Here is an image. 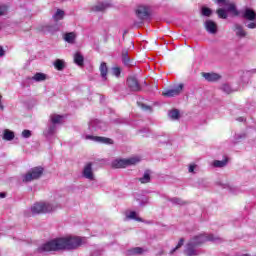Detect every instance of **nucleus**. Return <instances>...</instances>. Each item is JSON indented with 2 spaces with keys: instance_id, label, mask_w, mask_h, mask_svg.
<instances>
[{
  "instance_id": "1",
  "label": "nucleus",
  "mask_w": 256,
  "mask_h": 256,
  "mask_svg": "<svg viewBox=\"0 0 256 256\" xmlns=\"http://www.w3.org/2000/svg\"><path fill=\"white\" fill-rule=\"evenodd\" d=\"M85 243V239L77 236H66L55 238L38 247V253H49V251H71L79 249Z\"/></svg>"
},
{
  "instance_id": "2",
  "label": "nucleus",
  "mask_w": 256,
  "mask_h": 256,
  "mask_svg": "<svg viewBox=\"0 0 256 256\" xmlns=\"http://www.w3.org/2000/svg\"><path fill=\"white\" fill-rule=\"evenodd\" d=\"M207 241H212L213 243H221V238L213 234L201 233L190 238L185 246L184 254L186 256H197L199 251L195 247H201Z\"/></svg>"
},
{
  "instance_id": "3",
  "label": "nucleus",
  "mask_w": 256,
  "mask_h": 256,
  "mask_svg": "<svg viewBox=\"0 0 256 256\" xmlns=\"http://www.w3.org/2000/svg\"><path fill=\"white\" fill-rule=\"evenodd\" d=\"M55 209H57V206L44 202L36 203L31 207L32 215H39V213H51L52 211H55Z\"/></svg>"
},
{
  "instance_id": "4",
  "label": "nucleus",
  "mask_w": 256,
  "mask_h": 256,
  "mask_svg": "<svg viewBox=\"0 0 256 256\" xmlns=\"http://www.w3.org/2000/svg\"><path fill=\"white\" fill-rule=\"evenodd\" d=\"M141 161L139 157H131L127 159H115L112 162V167L114 169H125V167H129L131 165H137Z\"/></svg>"
},
{
  "instance_id": "5",
  "label": "nucleus",
  "mask_w": 256,
  "mask_h": 256,
  "mask_svg": "<svg viewBox=\"0 0 256 256\" xmlns=\"http://www.w3.org/2000/svg\"><path fill=\"white\" fill-rule=\"evenodd\" d=\"M41 175H43V167H34L22 175V181L23 183H31V181L41 178Z\"/></svg>"
},
{
  "instance_id": "6",
  "label": "nucleus",
  "mask_w": 256,
  "mask_h": 256,
  "mask_svg": "<svg viewBox=\"0 0 256 256\" xmlns=\"http://www.w3.org/2000/svg\"><path fill=\"white\" fill-rule=\"evenodd\" d=\"M82 177L88 181H95V173L93 172V163L88 162L82 170Z\"/></svg>"
},
{
  "instance_id": "7",
  "label": "nucleus",
  "mask_w": 256,
  "mask_h": 256,
  "mask_svg": "<svg viewBox=\"0 0 256 256\" xmlns=\"http://www.w3.org/2000/svg\"><path fill=\"white\" fill-rule=\"evenodd\" d=\"M127 85L130 91H134L135 93L141 91V84H139V80H137L135 76L128 77Z\"/></svg>"
},
{
  "instance_id": "8",
  "label": "nucleus",
  "mask_w": 256,
  "mask_h": 256,
  "mask_svg": "<svg viewBox=\"0 0 256 256\" xmlns=\"http://www.w3.org/2000/svg\"><path fill=\"white\" fill-rule=\"evenodd\" d=\"M86 140L95 141L96 143H104L106 145H113V140L111 138L101 137V136H93L86 135Z\"/></svg>"
},
{
  "instance_id": "9",
  "label": "nucleus",
  "mask_w": 256,
  "mask_h": 256,
  "mask_svg": "<svg viewBox=\"0 0 256 256\" xmlns=\"http://www.w3.org/2000/svg\"><path fill=\"white\" fill-rule=\"evenodd\" d=\"M136 15L139 19H141V21L145 20V19H149V16L151 15V12L149 10V7L147 6H139L136 9Z\"/></svg>"
},
{
  "instance_id": "10",
  "label": "nucleus",
  "mask_w": 256,
  "mask_h": 256,
  "mask_svg": "<svg viewBox=\"0 0 256 256\" xmlns=\"http://www.w3.org/2000/svg\"><path fill=\"white\" fill-rule=\"evenodd\" d=\"M183 87L184 85L183 84H179L176 88L174 89H168L166 91H164L162 93V95L164 97H177V95H180L181 94V91H183Z\"/></svg>"
},
{
  "instance_id": "11",
  "label": "nucleus",
  "mask_w": 256,
  "mask_h": 256,
  "mask_svg": "<svg viewBox=\"0 0 256 256\" xmlns=\"http://www.w3.org/2000/svg\"><path fill=\"white\" fill-rule=\"evenodd\" d=\"M204 25L206 31L211 35H215V33H217V23H215L213 20H206Z\"/></svg>"
},
{
  "instance_id": "12",
  "label": "nucleus",
  "mask_w": 256,
  "mask_h": 256,
  "mask_svg": "<svg viewBox=\"0 0 256 256\" xmlns=\"http://www.w3.org/2000/svg\"><path fill=\"white\" fill-rule=\"evenodd\" d=\"M242 17H244L246 21H255L256 12L251 8H246L242 13Z\"/></svg>"
},
{
  "instance_id": "13",
  "label": "nucleus",
  "mask_w": 256,
  "mask_h": 256,
  "mask_svg": "<svg viewBox=\"0 0 256 256\" xmlns=\"http://www.w3.org/2000/svg\"><path fill=\"white\" fill-rule=\"evenodd\" d=\"M144 253L145 249H143L142 247H134L125 251L126 256L143 255Z\"/></svg>"
},
{
  "instance_id": "14",
  "label": "nucleus",
  "mask_w": 256,
  "mask_h": 256,
  "mask_svg": "<svg viewBox=\"0 0 256 256\" xmlns=\"http://www.w3.org/2000/svg\"><path fill=\"white\" fill-rule=\"evenodd\" d=\"M89 127L90 128L92 127V128H95V129H101L102 131H107V129L105 128L106 127L105 122L100 121V120H92L89 123Z\"/></svg>"
},
{
  "instance_id": "15",
  "label": "nucleus",
  "mask_w": 256,
  "mask_h": 256,
  "mask_svg": "<svg viewBox=\"0 0 256 256\" xmlns=\"http://www.w3.org/2000/svg\"><path fill=\"white\" fill-rule=\"evenodd\" d=\"M234 31L236 33V37H247V31H245V28L241 24H235L234 25Z\"/></svg>"
},
{
  "instance_id": "16",
  "label": "nucleus",
  "mask_w": 256,
  "mask_h": 256,
  "mask_svg": "<svg viewBox=\"0 0 256 256\" xmlns=\"http://www.w3.org/2000/svg\"><path fill=\"white\" fill-rule=\"evenodd\" d=\"M63 39L66 43L73 45V43H75V39H77V34L75 32H67L63 35Z\"/></svg>"
},
{
  "instance_id": "17",
  "label": "nucleus",
  "mask_w": 256,
  "mask_h": 256,
  "mask_svg": "<svg viewBox=\"0 0 256 256\" xmlns=\"http://www.w3.org/2000/svg\"><path fill=\"white\" fill-rule=\"evenodd\" d=\"M203 77L204 79H206V81H219V79H221V76L217 73H203Z\"/></svg>"
},
{
  "instance_id": "18",
  "label": "nucleus",
  "mask_w": 256,
  "mask_h": 256,
  "mask_svg": "<svg viewBox=\"0 0 256 256\" xmlns=\"http://www.w3.org/2000/svg\"><path fill=\"white\" fill-rule=\"evenodd\" d=\"M110 4L107 2H99L98 4H96L93 8L92 11H105V9L109 8Z\"/></svg>"
},
{
  "instance_id": "19",
  "label": "nucleus",
  "mask_w": 256,
  "mask_h": 256,
  "mask_svg": "<svg viewBox=\"0 0 256 256\" xmlns=\"http://www.w3.org/2000/svg\"><path fill=\"white\" fill-rule=\"evenodd\" d=\"M55 131H57V126H55V124H52L48 126V128L44 131V135L46 137H53V135H55Z\"/></svg>"
},
{
  "instance_id": "20",
  "label": "nucleus",
  "mask_w": 256,
  "mask_h": 256,
  "mask_svg": "<svg viewBox=\"0 0 256 256\" xmlns=\"http://www.w3.org/2000/svg\"><path fill=\"white\" fill-rule=\"evenodd\" d=\"M99 69H100L101 77L104 79V81H107V73H108L107 63L102 62Z\"/></svg>"
},
{
  "instance_id": "21",
  "label": "nucleus",
  "mask_w": 256,
  "mask_h": 256,
  "mask_svg": "<svg viewBox=\"0 0 256 256\" xmlns=\"http://www.w3.org/2000/svg\"><path fill=\"white\" fill-rule=\"evenodd\" d=\"M3 139L4 141H13V139H15V133H13V131L11 130H4V134H3Z\"/></svg>"
},
{
  "instance_id": "22",
  "label": "nucleus",
  "mask_w": 256,
  "mask_h": 256,
  "mask_svg": "<svg viewBox=\"0 0 256 256\" xmlns=\"http://www.w3.org/2000/svg\"><path fill=\"white\" fill-rule=\"evenodd\" d=\"M50 120L53 123L52 125H57V123H61L63 121V116L58 114H52L50 116Z\"/></svg>"
},
{
  "instance_id": "23",
  "label": "nucleus",
  "mask_w": 256,
  "mask_h": 256,
  "mask_svg": "<svg viewBox=\"0 0 256 256\" xmlns=\"http://www.w3.org/2000/svg\"><path fill=\"white\" fill-rule=\"evenodd\" d=\"M54 67L57 69V71H63V69H65V62L61 59H57L54 62Z\"/></svg>"
},
{
  "instance_id": "24",
  "label": "nucleus",
  "mask_w": 256,
  "mask_h": 256,
  "mask_svg": "<svg viewBox=\"0 0 256 256\" xmlns=\"http://www.w3.org/2000/svg\"><path fill=\"white\" fill-rule=\"evenodd\" d=\"M140 183H149L151 181V174L149 173V170L144 172L143 177L139 178Z\"/></svg>"
},
{
  "instance_id": "25",
  "label": "nucleus",
  "mask_w": 256,
  "mask_h": 256,
  "mask_svg": "<svg viewBox=\"0 0 256 256\" xmlns=\"http://www.w3.org/2000/svg\"><path fill=\"white\" fill-rule=\"evenodd\" d=\"M222 5H225V7H227V11H229L230 13H233L234 15H239V13L237 12V8L235 7V4H229V2L226 1V4Z\"/></svg>"
},
{
  "instance_id": "26",
  "label": "nucleus",
  "mask_w": 256,
  "mask_h": 256,
  "mask_svg": "<svg viewBox=\"0 0 256 256\" xmlns=\"http://www.w3.org/2000/svg\"><path fill=\"white\" fill-rule=\"evenodd\" d=\"M63 17H65V12L61 9H58L56 11V13L53 15V19L54 21H61V19H63Z\"/></svg>"
},
{
  "instance_id": "27",
  "label": "nucleus",
  "mask_w": 256,
  "mask_h": 256,
  "mask_svg": "<svg viewBox=\"0 0 256 256\" xmlns=\"http://www.w3.org/2000/svg\"><path fill=\"white\" fill-rule=\"evenodd\" d=\"M44 31H48V33H55V31H59V25H46L44 26Z\"/></svg>"
},
{
  "instance_id": "28",
  "label": "nucleus",
  "mask_w": 256,
  "mask_h": 256,
  "mask_svg": "<svg viewBox=\"0 0 256 256\" xmlns=\"http://www.w3.org/2000/svg\"><path fill=\"white\" fill-rule=\"evenodd\" d=\"M28 79H32L33 81H45V79H47V75L43 74V73H36L32 78H28Z\"/></svg>"
},
{
  "instance_id": "29",
  "label": "nucleus",
  "mask_w": 256,
  "mask_h": 256,
  "mask_svg": "<svg viewBox=\"0 0 256 256\" xmlns=\"http://www.w3.org/2000/svg\"><path fill=\"white\" fill-rule=\"evenodd\" d=\"M168 115H169L170 119H172L173 121H177V119H179V117H180L179 110H177V109L171 110Z\"/></svg>"
},
{
  "instance_id": "30",
  "label": "nucleus",
  "mask_w": 256,
  "mask_h": 256,
  "mask_svg": "<svg viewBox=\"0 0 256 256\" xmlns=\"http://www.w3.org/2000/svg\"><path fill=\"white\" fill-rule=\"evenodd\" d=\"M83 61H84L83 55H81V53L77 52L74 55V62L76 63V65H83Z\"/></svg>"
},
{
  "instance_id": "31",
  "label": "nucleus",
  "mask_w": 256,
  "mask_h": 256,
  "mask_svg": "<svg viewBox=\"0 0 256 256\" xmlns=\"http://www.w3.org/2000/svg\"><path fill=\"white\" fill-rule=\"evenodd\" d=\"M122 61L126 66L131 65V59L129 58V54L127 53V51H124L122 53Z\"/></svg>"
},
{
  "instance_id": "32",
  "label": "nucleus",
  "mask_w": 256,
  "mask_h": 256,
  "mask_svg": "<svg viewBox=\"0 0 256 256\" xmlns=\"http://www.w3.org/2000/svg\"><path fill=\"white\" fill-rule=\"evenodd\" d=\"M226 165H227V160H215L213 162V167L221 168V167H225Z\"/></svg>"
},
{
  "instance_id": "33",
  "label": "nucleus",
  "mask_w": 256,
  "mask_h": 256,
  "mask_svg": "<svg viewBox=\"0 0 256 256\" xmlns=\"http://www.w3.org/2000/svg\"><path fill=\"white\" fill-rule=\"evenodd\" d=\"M201 13L204 17H211L213 11L208 7H202Z\"/></svg>"
},
{
  "instance_id": "34",
  "label": "nucleus",
  "mask_w": 256,
  "mask_h": 256,
  "mask_svg": "<svg viewBox=\"0 0 256 256\" xmlns=\"http://www.w3.org/2000/svg\"><path fill=\"white\" fill-rule=\"evenodd\" d=\"M126 219H134L135 221H141V218L137 217V212L131 211L130 213L126 214Z\"/></svg>"
},
{
  "instance_id": "35",
  "label": "nucleus",
  "mask_w": 256,
  "mask_h": 256,
  "mask_svg": "<svg viewBox=\"0 0 256 256\" xmlns=\"http://www.w3.org/2000/svg\"><path fill=\"white\" fill-rule=\"evenodd\" d=\"M184 243H185V239H184V238H181V239L179 240L177 246H176L174 249H172V250L170 251V255H173V253H175V251H177V249H181V247H183Z\"/></svg>"
},
{
  "instance_id": "36",
  "label": "nucleus",
  "mask_w": 256,
  "mask_h": 256,
  "mask_svg": "<svg viewBox=\"0 0 256 256\" xmlns=\"http://www.w3.org/2000/svg\"><path fill=\"white\" fill-rule=\"evenodd\" d=\"M169 201H171V203H173L174 205H185V201H183L181 198H171L169 199Z\"/></svg>"
},
{
  "instance_id": "37",
  "label": "nucleus",
  "mask_w": 256,
  "mask_h": 256,
  "mask_svg": "<svg viewBox=\"0 0 256 256\" xmlns=\"http://www.w3.org/2000/svg\"><path fill=\"white\" fill-rule=\"evenodd\" d=\"M217 15L220 17V19H227V11H225L223 8L217 10Z\"/></svg>"
},
{
  "instance_id": "38",
  "label": "nucleus",
  "mask_w": 256,
  "mask_h": 256,
  "mask_svg": "<svg viewBox=\"0 0 256 256\" xmlns=\"http://www.w3.org/2000/svg\"><path fill=\"white\" fill-rule=\"evenodd\" d=\"M222 91H224V93H227L228 95L229 93H233V89L229 84L222 85Z\"/></svg>"
},
{
  "instance_id": "39",
  "label": "nucleus",
  "mask_w": 256,
  "mask_h": 256,
  "mask_svg": "<svg viewBox=\"0 0 256 256\" xmlns=\"http://www.w3.org/2000/svg\"><path fill=\"white\" fill-rule=\"evenodd\" d=\"M112 73L115 77H119L121 75V69L119 67H115L112 69Z\"/></svg>"
},
{
  "instance_id": "40",
  "label": "nucleus",
  "mask_w": 256,
  "mask_h": 256,
  "mask_svg": "<svg viewBox=\"0 0 256 256\" xmlns=\"http://www.w3.org/2000/svg\"><path fill=\"white\" fill-rule=\"evenodd\" d=\"M22 137H24V139H29V137H31V131L30 130H23Z\"/></svg>"
},
{
  "instance_id": "41",
  "label": "nucleus",
  "mask_w": 256,
  "mask_h": 256,
  "mask_svg": "<svg viewBox=\"0 0 256 256\" xmlns=\"http://www.w3.org/2000/svg\"><path fill=\"white\" fill-rule=\"evenodd\" d=\"M5 13H7V6L0 5V15H5Z\"/></svg>"
},
{
  "instance_id": "42",
  "label": "nucleus",
  "mask_w": 256,
  "mask_h": 256,
  "mask_svg": "<svg viewBox=\"0 0 256 256\" xmlns=\"http://www.w3.org/2000/svg\"><path fill=\"white\" fill-rule=\"evenodd\" d=\"M246 27L248 29H256V22H250V23L246 24Z\"/></svg>"
},
{
  "instance_id": "43",
  "label": "nucleus",
  "mask_w": 256,
  "mask_h": 256,
  "mask_svg": "<svg viewBox=\"0 0 256 256\" xmlns=\"http://www.w3.org/2000/svg\"><path fill=\"white\" fill-rule=\"evenodd\" d=\"M195 167H197V165L191 164L188 169L189 173H195Z\"/></svg>"
},
{
  "instance_id": "44",
  "label": "nucleus",
  "mask_w": 256,
  "mask_h": 256,
  "mask_svg": "<svg viewBox=\"0 0 256 256\" xmlns=\"http://www.w3.org/2000/svg\"><path fill=\"white\" fill-rule=\"evenodd\" d=\"M218 5H227V0H215Z\"/></svg>"
},
{
  "instance_id": "45",
  "label": "nucleus",
  "mask_w": 256,
  "mask_h": 256,
  "mask_svg": "<svg viewBox=\"0 0 256 256\" xmlns=\"http://www.w3.org/2000/svg\"><path fill=\"white\" fill-rule=\"evenodd\" d=\"M5 56V50L2 48V46H0V57H4Z\"/></svg>"
},
{
  "instance_id": "46",
  "label": "nucleus",
  "mask_w": 256,
  "mask_h": 256,
  "mask_svg": "<svg viewBox=\"0 0 256 256\" xmlns=\"http://www.w3.org/2000/svg\"><path fill=\"white\" fill-rule=\"evenodd\" d=\"M142 109H145V111H151V107L145 106V104H142Z\"/></svg>"
},
{
  "instance_id": "47",
  "label": "nucleus",
  "mask_w": 256,
  "mask_h": 256,
  "mask_svg": "<svg viewBox=\"0 0 256 256\" xmlns=\"http://www.w3.org/2000/svg\"><path fill=\"white\" fill-rule=\"evenodd\" d=\"M7 197V194L5 192H0V199H5Z\"/></svg>"
},
{
  "instance_id": "48",
  "label": "nucleus",
  "mask_w": 256,
  "mask_h": 256,
  "mask_svg": "<svg viewBox=\"0 0 256 256\" xmlns=\"http://www.w3.org/2000/svg\"><path fill=\"white\" fill-rule=\"evenodd\" d=\"M101 255V251L97 250L96 252L92 253V256H99Z\"/></svg>"
},
{
  "instance_id": "49",
  "label": "nucleus",
  "mask_w": 256,
  "mask_h": 256,
  "mask_svg": "<svg viewBox=\"0 0 256 256\" xmlns=\"http://www.w3.org/2000/svg\"><path fill=\"white\" fill-rule=\"evenodd\" d=\"M221 187H223V189H227V187H229V184H222V183H220L219 184Z\"/></svg>"
},
{
  "instance_id": "50",
  "label": "nucleus",
  "mask_w": 256,
  "mask_h": 256,
  "mask_svg": "<svg viewBox=\"0 0 256 256\" xmlns=\"http://www.w3.org/2000/svg\"><path fill=\"white\" fill-rule=\"evenodd\" d=\"M237 121L243 122V121H245V118L240 117V118L237 119Z\"/></svg>"
},
{
  "instance_id": "51",
  "label": "nucleus",
  "mask_w": 256,
  "mask_h": 256,
  "mask_svg": "<svg viewBox=\"0 0 256 256\" xmlns=\"http://www.w3.org/2000/svg\"><path fill=\"white\" fill-rule=\"evenodd\" d=\"M146 203H148L147 199L144 200V203H140V205H145Z\"/></svg>"
},
{
  "instance_id": "52",
  "label": "nucleus",
  "mask_w": 256,
  "mask_h": 256,
  "mask_svg": "<svg viewBox=\"0 0 256 256\" xmlns=\"http://www.w3.org/2000/svg\"><path fill=\"white\" fill-rule=\"evenodd\" d=\"M1 99H2V96L0 95V108L3 109V105H1Z\"/></svg>"
},
{
  "instance_id": "53",
  "label": "nucleus",
  "mask_w": 256,
  "mask_h": 256,
  "mask_svg": "<svg viewBox=\"0 0 256 256\" xmlns=\"http://www.w3.org/2000/svg\"><path fill=\"white\" fill-rule=\"evenodd\" d=\"M244 256H249V254H245Z\"/></svg>"
}]
</instances>
